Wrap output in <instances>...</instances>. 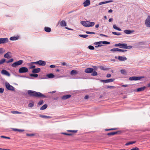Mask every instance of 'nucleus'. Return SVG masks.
Masks as SVG:
<instances>
[{
    "label": "nucleus",
    "mask_w": 150,
    "mask_h": 150,
    "mask_svg": "<svg viewBox=\"0 0 150 150\" xmlns=\"http://www.w3.org/2000/svg\"><path fill=\"white\" fill-rule=\"evenodd\" d=\"M28 94L30 96L37 98H47L49 97L48 96H45L44 94L38 92H36L32 90H28Z\"/></svg>",
    "instance_id": "obj_1"
},
{
    "label": "nucleus",
    "mask_w": 150,
    "mask_h": 150,
    "mask_svg": "<svg viewBox=\"0 0 150 150\" xmlns=\"http://www.w3.org/2000/svg\"><path fill=\"white\" fill-rule=\"evenodd\" d=\"M145 77L144 76H134L130 77L129 79L130 81H137L139 80L142 78H145Z\"/></svg>",
    "instance_id": "obj_2"
},
{
    "label": "nucleus",
    "mask_w": 150,
    "mask_h": 150,
    "mask_svg": "<svg viewBox=\"0 0 150 150\" xmlns=\"http://www.w3.org/2000/svg\"><path fill=\"white\" fill-rule=\"evenodd\" d=\"M32 63L35 64H38L40 66H45L46 64L45 61L42 60H40L38 61Z\"/></svg>",
    "instance_id": "obj_3"
},
{
    "label": "nucleus",
    "mask_w": 150,
    "mask_h": 150,
    "mask_svg": "<svg viewBox=\"0 0 150 150\" xmlns=\"http://www.w3.org/2000/svg\"><path fill=\"white\" fill-rule=\"evenodd\" d=\"M28 69L25 67H21L19 69V72L20 73H24L28 72Z\"/></svg>",
    "instance_id": "obj_4"
},
{
    "label": "nucleus",
    "mask_w": 150,
    "mask_h": 150,
    "mask_svg": "<svg viewBox=\"0 0 150 150\" xmlns=\"http://www.w3.org/2000/svg\"><path fill=\"white\" fill-rule=\"evenodd\" d=\"M6 87L8 90L11 91H14L15 90L14 88L12 86L10 85L8 82L6 83Z\"/></svg>",
    "instance_id": "obj_5"
},
{
    "label": "nucleus",
    "mask_w": 150,
    "mask_h": 150,
    "mask_svg": "<svg viewBox=\"0 0 150 150\" xmlns=\"http://www.w3.org/2000/svg\"><path fill=\"white\" fill-rule=\"evenodd\" d=\"M145 24L146 26L148 28H150V16H147V18L146 19Z\"/></svg>",
    "instance_id": "obj_6"
},
{
    "label": "nucleus",
    "mask_w": 150,
    "mask_h": 150,
    "mask_svg": "<svg viewBox=\"0 0 150 150\" xmlns=\"http://www.w3.org/2000/svg\"><path fill=\"white\" fill-rule=\"evenodd\" d=\"M23 62V61L22 60H19L18 61L16 62H14L12 64V67H15L16 66L20 65Z\"/></svg>",
    "instance_id": "obj_7"
},
{
    "label": "nucleus",
    "mask_w": 150,
    "mask_h": 150,
    "mask_svg": "<svg viewBox=\"0 0 150 150\" xmlns=\"http://www.w3.org/2000/svg\"><path fill=\"white\" fill-rule=\"evenodd\" d=\"M8 42L7 38H0V44H4Z\"/></svg>",
    "instance_id": "obj_8"
},
{
    "label": "nucleus",
    "mask_w": 150,
    "mask_h": 150,
    "mask_svg": "<svg viewBox=\"0 0 150 150\" xmlns=\"http://www.w3.org/2000/svg\"><path fill=\"white\" fill-rule=\"evenodd\" d=\"M101 44H110V42L106 41H100L95 42L94 43V44L96 45Z\"/></svg>",
    "instance_id": "obj_9"
},
{
    "label": "nucleus",
    "mask_w": 150,
    "mask_h": 150,
    "mask_svg": "<svg viewBox=\"0 0 150 150\" xmlns=\"http://www.w3.org/2000/svg\"><path fill=\"white\" fill-rule=\"evenodd\" d=\"M115 79H110L106 80H100V81L101 82H103L105 83H107L112 82Z\"/></svg>",
    "instance_id": "obj_10"
},
{
    "label": "nucleus",
    "mask_w": 150,
    "mask_h": 150,
    "mask_svg": "<svg viewBox=\"0 0 150 150\" xmlns=\"http://www.w3.org/2000/svg\"><path fill=\"white\" fill-rule=\"evenodd\" d=\"M126 45L125 44V43H123L121 42L117 44H115V47H119L120 48H124V46H126Z\"/></svg>",
    "instance_id": "obj_11"
},
{
    "label": "nucleus",
    "mask_w": 150,
    "mask_h": 150,
    "mask_svg": "<svg viewBox=\"0 0 150 150\" xmlns=\"http://www.w3.org/2000/svg\"><path fill=\"white\" fill-rule=\"evenodd\" d=\"M81 23L85 27H89V21H81Z\"/></svg>",
    "instance_id": "obj_12"
},
{
    "label": "nucleus",
    "mask_w": 150,
    "mask_h": 150,
    "mask_svg": "<svg viewBox=\"0 0 150 150\" xmlns=\"http://www.w3.org/2000/svg\"><path fill=\"white\" fill-rule=\"evenodd\" d=\"M93 69L92 68H88L85 70V72L87 73H90L93 72Z\"/></svg>",
    "instance_id": "obj_13"
},
{
    "label": "nucleus",
    "mask_w": 150,
    "mask_h": 150,
    "mask_svg": "<svg viewBox=\"0 0 150 150\" xmlns=\"http://www.w3.org/2000/svg\"><path fill=\"white\" fill-rule=\"evenodd\" d=\"M1 73L4 75L9 76H10V74L6 70L3 69L1 71Z\"/></svg>",
    "instance_id": "obj_14"
},
{
    "label": "nucleus",
    "mask_w": 150,
    "mask_h": 150,
    "mask_svg": "<svg viewBox=\"0 0 150 150\" xmlns=\"http://www.w3.org/2000/svg\"><path fill=\"white\" fill-rule=\"evenodd\" d=\"M118 59L120 61H122L126 60L127 59V58L125 57L119 56H118Z\"/></svg>",
    "instance_id": "obj_15"
},
{
    "label": "nucleus",
    "mask_w": 150,
    "mask_h": 150,
    "mask_svg": "<svg viewBox=\"0 0 150 150\" xmlns=\"http://www.w3.org/2000/svg\"><path fill=\"white\" fill-rule=\"evenodd\" d=\"M90 4V1L89 0H86L83 3L84 7H86L89 5Z\"/></svg>",
    "instance_id": "obj_16"
},
{
    "label": "nucleus",
    "mask_w": 150,
    "mask_h": 150,
    "mask_svg": "<svg viewBox=\"0 0 150 150\" xmlns=\"http://www.w3.org/2000/svg\"><path fill=\"white\" fill-rule=\"evenodd\" d=\"M71 95L69 94V95H65L63 96H62L61 97V99H62L63 100H66L67 99H68L70 97H71Z\"/></svg>",
    "instance_id": "obj_17"
},
{
    "label": "nucleus",
    "mask_w": 150,
    "mask_h": 150,
    "mask_svg": "<svg viewBox=\"0 0 150 150\" xmlns=\"http://www.w3.org/2000/svg\"><path fill=\"white\" fill-rule=\"evenodd\" d=\"M11 54V52H7L4 55V57L5 58H7V59H9L11 57V56L9 55V54Z\"/></svg>",
    "instance_id": "obj_18"
},
{
    "label": "nucleus",
    "mask_w": 150,
    "mask_h": 150,
    "mask_svg": "<svg viewBox=\"0 0 150 150\" xmlns=\"http://www.w3.org/2000/svg\"><path fill=\"white\" fill-rule=\"evenodd\" d=\"M40 68L35 69L32 70V72L34 73H38L40 72Z\"/></svg>",
    "instance_id": "obj_19"
},
{
    "label": "nucleus",
    "mask_w": 150,
    "mask_h": 150,
    "mask_svg": "<svg viewBox=\"0 0 150 150\" xmlns=\"http://www.w3.org/2000/svg\"><path fill=\"white\" fill-rule=\"evenodd\" d=\"M113 1L112 0H109V1H103V2H100L99 3L98 5H100L103 4H105L107 3H109L112 2Z\"/></svg>",
    "instance_id": "obj_20"
},
{
    "label": "nucleus",
    "mask_w": 150,
    "mask_h": 150,
    "mask_svg": "<svg viewBox=\"0 0 150 150\" xmlns=\"http://www.w3.org/2000/svg\"><path fill=\"white\" fill-rule=\"evenodd\" d=\"M146 88L145 86H143V87H140L139 88H137V92H140L144 91Z\"/></svg>",
    "instance_id": "obj_21"
},
{
    "label": "nucleus",
    "mask_w": 150,
    "mask_h": 150,
    "mask_svg": "<svg viewBox=\"0 0 150 150\" xmlns=\"http://www.w3.org/2000/svg\"><path fill=\"white\" fill-rule=\"evenodd\" d=\"M19 36L12 37L10 38L11 40H16L19 38Z\"/></svg>",
    "instance_id": "obj_22"
},
{
    "label": "nucleus",
    "mask_w": 150,
    "mask_h": 150,
    "mask_svg": "<svg viewBox=\"0 0 150 150\" xmlns=\"http://www.w3.org/2000/svg\"><path fill=\"white\" fill-rule=\"evenodd\" d=\"M31 62L30 63H28V65L29 66H30L29 67L30 69H33L35 67V66L33 65V64H35L32 63V62Z\"/></svg>",
    "instance_id": "obj_23"
},
{
    "label": "nucleus",
    "mask_w": 150,
    "mask_h": 150,
    "mask_svg": "<svg viewBox=\"0 0 150 150\" xmlns=\"http://www.w3.org/2000/svg\"><path fill=\"white\" fill-rule=\"evenodd\" d=\"M60 25L61 26L64 27L67 24L65 21L62 20L60 22Z\"/></svg>",
    "instance_id": "obj_24"
},
{
    "label": "nucleus",
    "mask_w": 150,
    "mask_h": 150,
    "mask_svg": "<svg viewBox=\"0 0 150 150\" xmlns=\"http://www.w3.org/2000/svg\"><path fill=\"white\" fill-rule=\"evenodd\" d=\"M118 132L117 131L115 132H112L110 133H108L107 134V135L108 136L114 135L115 134H117Z\"/></svg>",
    "instance_id": "obj_25"
},
{
    "label": "nucleus",
    "mask_w": 150,
    "mask_h": 150,
    "mask_svg": "<svg viewBox=\"0 0 150 150\" xmlns=\"http://www.w3.org/2000/svg\"><path fill=\"white\" fill-rule=\"evenodd\" d=\"M39 117H42L45 118H51L52 117L51 116H47L45 115H40Z\"/></svg>",
    "instance_id": "obj_26"
},
{
    "label": "nucleus",
    "mask_w": 150,
    "mask_h": 150,
    "mask_svg": "<svg viewBox=\"0 0 150 150\" xmlns=\"http://www.w3.org/2000/svg\"><path fill=\"white\" fill-rule=\"evenodd\" d=\"M45 31L49 33L51 31V29L50 28L48 27H45L44 28Z\"/></svg>",
    "instance_id": "obj_27"
},
{
    "label": "nucleus",
    "mask_w": 150,
    "mask_h": 150,
    "mask_svg": "<svg viewBox=\"0 0 150 150\" xmlns=\"http://www.w3.org/2000/svg\"><path fill=\"white\" fill-rule=\"evenodd\" d=\"M12 129L14 131H18L20 132H22L24 131V129H19L16 128H12Z\"/></svg>",
    "instance_id": "obj_28"
},
{
    "label": "nucleus",
    "mask_w": 150,
    "mask_h": 150,
    "mask_svg": "<svg viewBox=\"0 0 150 150\" xmlns=\"http://www.w3.org/2000/svg\"><path fill=\"white\" fill-rule=\"evenodd\" d=\"M47 76L49 78H52L54 77V75L52 73H50L47 74Z\"/></svg>",
    "instance_id": "obj_29"
},
{
    "label": "nucleus",
    "mask_w": 150,
    "mask_h": 150,
    "mask_svg": "<svg viewBox=\"0 0 150 150\" xmlns=\"http://www.w3.org/2000/svg\"><path fill=\"white\" fill-rule=\"evenodd\" d=\"M77 74V71L76 70H73L70 72V74L71 75L76 74Z\"/></svg>",
    "instance_id": "obj_30"
},
{
    "label": "nucleus",
    "mask_w": 150,
    "mask_h": 150,
    "mask_svg": "<svg viewBox=\"0 0 150 150\" xmlns=\"http://www.w3.org/2000/svg\"><path fill=\"white\" fill-rule=\"evenodd\" d=\"M124 32L127 34H129L132 32V31L130 30H125L124 31Z\"/></svg>",
    "instance_id": "obj_31"
},
{
    "label": "nucleus",
    "mask_w": 150,
    "mask_h": 150,
    "mask_svg": "<svg viewBox=\"0 0 150 150\" xmlns=\"http://www.w3.org/2000/svg\"><path fill=\"white\" fill-rule=\"evenodd\" d=\"M47 104H45L40 108V110H45L47 108Z\"/></svg>",
    "instance_id": "obj_32"
},
{
    "label": "nucleus",
    "mask_w": 150,
    "mask_h": 150,
    "mask_svg": "<svg viewBox=\"0 0 150 150\" xmlns=\"http://www.w3.org/2000/svg\"><path fill=\"white\" fill-rule=\"evenodd\" d=\"M113 28L115 29L116 30L119 31H121V29L120 28H118L115 25H113Z\"/></svg>",
    "instance_id": "obj_33"
},
{
    "label": "nucleus",
    "mask_w": 150,
    "mask_h": 150,
    "mask_svg": "<svg viewBox=\"0 0 150 150\" xmlns=\"http://www.w3.org/2000/svg\"><path fill=\"white\" fill-rule=\"evenodd\" d=\"M125 44L126 45L124 46V49H129L131 48L132 47V46H127V44L125 43Z\"/></svg>",
    "instance_id": "obj_34"
},
{
    "label": "nucleus",
    "mask_w": 150,
    "mask_h": 150,
    "mask_svg": "<svg viewBox=\"0 0 150 150\" xmlns=\"http://www.w3.org/2000/svg\"><path fill=\"white\" fill-rule=\"evenodd\" d=\"M120 72L121 74L124 75L127 74V73L125 69H122L120 70Z\"/></svg>",
    "instance_id": "obj_35"
},
{
    "label": "nucleus",
    "mask_w": 150,
    "mask_h": 150,
    "mask_svg": "<svg viewBox=\"0 0 150 150\" xmlns=\"http://www.w3.org/2000/svg\"><path fill=\"white\" fill-rule=\"evenodd\" d=\"M119 49L118 48H115L112 49L110 50V51L112 52H115L117 51L119 52Z\"/></svg>",
    "instance_id": "obj_36"
},
{
    "label": "nucleus",
    "mask_w": 150,
    "mask_h": 150,
    "mask_svg": "<svg viewBox=\"0 0 150 150\" xmlns=\"http://www.w3.org/2000/svg\"><path fill=\"white\" fill-rule=\"evenodd\" d=\"M94 22L89 21V27H92L94 25Z\"/></svg>",
    "instance_id": "obj_37"
},
{
    "label": "nucleus",
    "mask_w": 150,
    "mask_h": 150,
    "mask_svg": "<svg viewBox=\"0 0 150 150\" xmlns=\"http://www.w3.org/2000/svg\"><path fill=\"white\" fill-rule=\"evenodd\" d=\"M79 36L81 37H82L84 38H86L88 36V35L80 34L79 35Z\"/></svg>",
    "instance_id": "obj_38"
},
{
    "label": "nucleus",
    "mask_w": 150,
    "mask_h": 150,
    "mask_svg": "<svg viewBox=\"0 0 150 150\" xmlns=\"http://www.w3.org/2000/svg\"><path fill=\"white\" fill-rule=\"evenodd\" d=\"M112 34L114 35H121V33H117L115 32H112Z\"/></svg>",
    "instance_id": "obj_39"
},
{
    "label": "nucleus",
    "mask_w": 150,
    "mask_h": 150,
    "mask_svg": "<svg viewBox=\"0 0 150 150\" xmlns=\"http://www.w3.org/2000/svg\"><path fill=\"white\" fill-rule=\"evenodd\" d=\"M30 76H31L34 77L35 78L37 77L38 75L37 74H30Z\"/></svg>",
    "instance_id": "obj_40"
},
{
    "label": "nucleus",
    "mask_w": 150,
    "mask_h": 150,
    "mask_svg": "<svg viewBox=\"0 0 150 150\" xmlns=\"http://www.w3.org/2000/svg\"><path fill=\"white\" fill-rule=\"evenodd\" d=\"M6 62V59H2L0 60V64H3L4 62Z\"/></svg>",
    "instance_id": "obj_41"
},
{
    "label": "nucleus",
    "mask_w": 150,
    "mask_h": 150,
    "mask_svg": "<svg viewBox=\"0 0 150 150\" xmlns=\"http://www.w3.org/2000/svg\"><path fill=\"white\" fill-rule=\"evenodd\" d=\"M11 112L14 114H22V112H18L17 111H13Z\"/></svg>",
    "instance_id": "obj_42"
},
{
    "label": "nucleus",
    "mask_w": 150,
    "mask_h": 150,
    "mask_svg": "<svg viewBox=\"0 0 150 150\" xmlns=\"http://www.w3.org/2000/svg\"><path fill=\"white\" fill-rule=\"evenodd\" d=\"M92 72V73L91 74V75L92 76H97L98 75L97 72H96V71H93Z\"/></svg>",
    "instance_id": "obj_43"
},
{
    "label": "nucleus",
    "mask_w": 150,
    "mask_h": 150,
    "mask_svg": "<svg viewBox=\"0 0 150 150\" xmlns=\"http://www.w3.org/2000/svg\"><path fill=\"white\" fill-rule=\"evenodd\" d=\"M34 105V104L33 103H30L28 104V107L30 108H32Z\"/></svg>",
    "instance_id": "obj_44"
},
{
    "label": "nucleus",
    "mask_w": 150,
    "mask_h": 150,
    "mask_svg": "<svg viewBox=\"0 0 150 150\" xmlns=\"http://www.w3.org/2000/svg\"><path fill=\"white\" fill-rule=\"evenodd\" d=\"M13 59H12V58H11V59H10L9 60H8V61H6V62L8 64V63H11V62H12L13 61Z\"/></svg>",
    "instance_id": "obj_45"
},
{
    "label": "nucleus",
    "mask_w": 150,
    "mask_h": 150,
    "mask_svg": "<svg viewBox=\"0 0 150 150\" xmlns=\"http://www.w3.org/2000/svg\"><path fill=\"white\" fill-rule=\"evenodd\" d=\"M88 48L91 50H93L94 49V47L92 45H89L88 46Z\"/></svg>",
    "instance_id": "obj_46"
},
{
    "label": "nucleus",
    "mask_w": 150,
    "mask_h": 150,
    "mask_svg": "<svg viewBox=\"0 0 150 150\" xmlns=\"http://www.w3.org/2000/svg\"><path fill=\"white\" fill-rule=\"evenodd\" d=\"M5 50L2 48H0V54L3 53L4 52Z\"/></svg>",
    "instance_id": "obj_47"
},
{
    "label": "nucleus",
    "mask_w": 150,
    "mask_h": 150,
    "mask_svg": "<svg viewBox=\"0 0 150 150\" xmlns=\"http://www.w3.org/2000/svg\"><path fill=\"white\" fill-rule=\"evenodd\" d=\"M43 103V101L42 100H41L38 102V105H42Z\"/></svg>",
    "instance_id": "obj_48"
},
{
    "label": "nucleus",
    "mask_w": 150,
    "mask_h": 150,
    "mask_svg": "<svg viewBox=\"0 0 150 150\" xmlns=\"http://www.w3.org/2000/svg\"><path fill=\"white\" fill-rule=\"evenodd\" d=\"M77 130H68L67 131L69 132H73L74 133H76L77 132Z\"/></svg>",
    "instance_id": "obj_49"
},
{
    "label": "nucleus",
    "mask_w": 150,
    "mask_h": 150,
    "mask_svg": "<svg viewBox=\"0 0 150 150\" xmlns=\"http://www.w3.org/2000/svg\"><path fill=\"white\" fill-rule=\"evenodd\" d=\"M62 134H63L69 136H71L72 135L71 134L67 133H62Z\"/></svg>",
    "instance_id": "obj_50"
},
{
    "label": "nucleus",
    "mask_w": 150,
    "mask_h": 150,
    "mask_svg": "<svg viewBox=\"0 0 150 150\" xmlns=\"http://www.w3.org/2000/svg\"><path fill=\"white\" fill-rule=\"evenodd\" d=\"M1 138H5V139H10V137H7L4 136H1Z\"/></svg>",
    "instance_id": "obj_51"
},
{
    "label": "nucleus",
    "mask_w": 150,
    "mask_h": 150,
    "mask_svg": "<svg viewBox=\"0 0 150 150\" xmlns=\"http://www.w3.org/2000/svg\"><path fill=\"white\" fill-rule=\"evenodd\" d=\"M116 128H111L110 129H105V131H109V130H115L116 129Z\"/></svg>",
    "instance_id": "obj_52"
},
{
    "label": "nucleus",
    "mask_w": 150,
    "mask_h": 150,
    "mask_svg": "<svg viewBox=\"0 0 150 150\" xmlns=\"http://www.w3.org/2000/svg\"><path fill=\"white\" fill-rule=\"evenodd\" d=\"M26 135L27 136H34L35 135V134H29L28 133H27Z\"/></svg>",
    "instance_id": "obj_53"
},
{
    "label": "nucleus",
    "mask_w": 150,
    "mask_h": 150,
    "mask_svg": "<svg viewBox=\"0 0 150 150\" xmlns=\"http://www.w3.org/2000/svg\"><path fill=\"white\" fill-rule=\"evenodd\" d=\"M127 51V50H122L121 49H119V52H126Z\"/></svg>",
    "instance_id": "obj_54"
},
{
    "label": "nucleus",
    "mask_w": 150,
    "mask_h": 150,
    "mask_svg": "<svg viewBox=\"0 0 150 150\" xmlns=\"http://www.w3.org/2000/svg\"><path fill=\"white\" fill-rule=\"evenodd\" d=\"M103 45H102V44H99V45H96L95 46V47L96 48H97V47H100Z\"/></svg>",
    "instance_id": "obj_55"
},
{
    "label": "nucleus",
    "mask_w": 150,
    "mask_h": 150,
    "mask_svg": "<svg viewBox=\"0 0 150 150\" xmlns=\"http://www.w3.org/2000/svg\"><path fill=\"white\" fill-rule=\"evenodd\" d=\"M115 88V87L112 86H107V88Z\"/></svg>",
    "instance_id": "obj_56"
},
{
    "label": "nucleus",
    "mask_w": 150,
    "mask_h": 150,
    "mask_svg": "<svg viewBox=\"0 0 150 150\" xmlns=\"http://www.w3.org/2000/svg\"><path fill=\"white\" fill-rule=\"evenodd\" d=\"M4 91V89L2 88H0V93H3Z\"/></svg>",
    "instance_id": "obj_57"
},
{
    "label": "nucleus",
    "mask_w": 150,
    "mask_h": 150,
    "mask_svg": "<svg viewBox=\"0 0 150 150\" xmlns=\"http://www.w3.org/2000/svg\"><path fill=\"white\" fill-rule=\"evenodd\" d=\"M100 36H104V37H108V35H104L103 34H100Z\"/></svg>",
    "instance_id": "obj_58"
},
{
    "label": "nucleus",
    "mask_w": 150,
    "mask_h": 150,
    "mask_svg": "<svg viewBox=\"0 0 150 150\" xmlns=\"http://www.w3.org/2000/svg\"><path fill=\"white\" fill-rule=\"evenodd\" d=\"M132 144V142H128V143H126V144H125V145L126 146H128L130 144Z\"/></svg>",
    "instance_id": "obj_59"
},
{
    "label": "nucleus",
    "mask_w": 150,
    "mask_h": 150,
    "mask_svg": "<svg viewBox=\"0 0 150 150\" xmlns=\"http://www.w3.org/2000/svg\"><path fill=\"white\" fill-rule=\"evenodd\" d=\"M139 149V148L138 147H136L135 148H133L130 150H138Z\"/></svg>",
    "instance_id": "obj_60"
},
{
    "label": "nucleus",
    "mask_w": 150,
    "mask_h": 150,
    "mask_svg": "<svg viewBox=\"0 0 150 150\" xmlns=\"http://www.w3.org/2000/svg\"><path fill=\"white\" fill-rule=\"evenodd\" d=\"M111 76V75L110 74H108L106 75V77L107 78H109Z\"/></svg>",
    "instance_id": "obj_61"
},
{
    "label": "nucleus",
    "mask_w": 150,
    "mask_h": 150,
    "mask_svg": "<svg viewBox=\"0 0 150 150\" xmlns=\"http://www.w3.org/2000/svg\"><path fill=\"white\" fill-rule=\"evenodd\" d=\"M50 67L51 68H53L56 67V66L54 65H51L50 66Z\"/></svg>",
    "instance_id": "obj_62"
},
{
    "label": "nucleus",
    "mask_w": 150,
    "mask_h": 150,
    "mask_svg": "<svg viewBox=\"0 0 150 150\" xmlns=\"http://www.w3.org/2000/svg\"><path fill=\"white\" fill-rule=\"evenodd\" d=\"M89 97V96L88 95H86L85 96L84 98L85 99H87Z\"/></svg>",
    "instance_id": "obj_63"
},
{
    "label": "nucleus",
    "mask_w": 150,
    "mask_h": 150,
    "mask_svg": "<svg viewBox=\"0 0 150 150\" xmlns=\"http://www.w3.org/2000/svg\"><path fill=\"white\" fill-rule=\"evenodd\" d=\"M0 150H11L8 149H1V148H0Z\"/></svg>",
    "instance_id": "obj_64"
}]
</instances>
